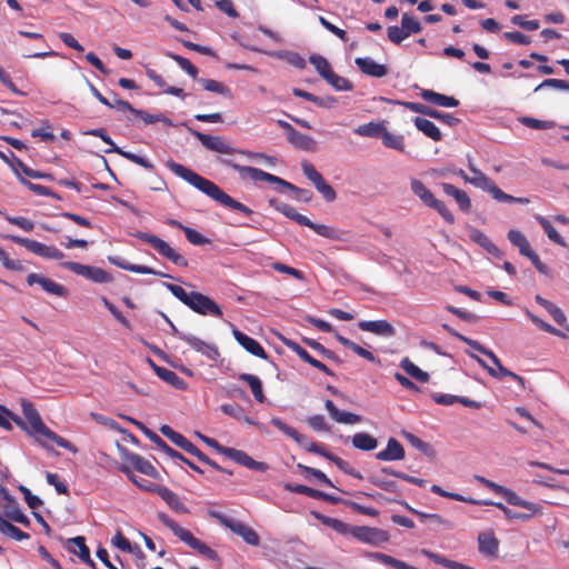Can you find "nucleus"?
Segmentation results:
<instances>
[{"instance_id": "obj_35", "label": "nucleus", "mask_w": 569, "mask_h": 569, "mask_svg": "<svg viewBox=\"0 0 569 569\" xmlns=\"http://www.w3.org/2000/svg\"><path fill=\"white\" fill-rule=\"evenodd\" d=\"M469 356L471 358H473L483 369H486L488 371V373L490 376H492L495 378H501V377L511 375V371L501 365L499 358L496 355H495V358H489V359L492 361V363L495 365V367L497 369L489 367L485 360H482L480 357H478L473 353H470Z\"/></svg>"}, {"instance_id": "obj_18", "label": "nucleus", "mask_w": 569, "mask_h": 569, "mask_svg": "<svg viewBox=\"0 0 569 569\" xmlns=\"http://www.w3.org/2000/svg\"><path fill=\"white\" fill-rule=\"evenodd\" d=\"M179 339L186 341L192 349L212 361H216L220 357V352L214 345L207 343L192 335H179Z\"/></svg>"}, {"instance_id": "obj_15", "label": "nucleus", "mask_w": 569, "mask_h": 569, "mask_svg": "<svg viewBox=\"0 0 569 569\" xmlns=\"http://www.w3.org/2000/svg\"><path fill=\"white\" fill-rule=\"evenodd\" d=\"M478 551L488 559H496L499 555V540L492 530L478 533Z\"/></svg>"}, {"instance_id": "obj_60", "label": "nucleus", "mask_w": 569, "mask_h": 569, "mask_svg": "<svg viewBox=\"0 0 569 569\" xmlns=\"http://www.w3.org/2000/svg\"><path fill=\"white\" fill-rule=\"evenodd\" d=\"M401 26L408 37L411 33H419L422 30L421 23L408 13L402 14Z\"/></svg>"}, {"instance_id": "obj_58", "label": "nucleus", "mask_w": 569, "mask_h": 569, "mask_svg": "<svg viewBox=\"0 0 569 569\" xmlns=\"http://www.w3.org/2000/svg\"><path fill=\"white\" fill-rule=\"evenodd\" d=\"M427 207H430L432 209H435L441 217L442 219L452 224L455 223V216L452 214V212L447 208V206L445 204L443 201L437 199V198H433L429 204H427Z\"/></svg>"}, {"instance_id": "obj_63", "label": "nucleus", "mask_w": 569, "mask_h": 569, "mask_svg": "<svg viewBox=\"0 0 569 569\" xmlns=\"http://www.w3.org/2000/svg\"><path fill=\"white\" fill-rule=\"evenodd\" d=\"M284 345L291 350L293 351L301 360H303L305 362L307 363H311L312 360L315 359L312 356H310V353L305 349L302 348L298 342L293 341V340H290V339H287V340H283Z\"/></svg>"}, {"instance_id": "obj_45", "label": "nucleus", "mask_w": 569, "mask_h": 569, "mask_svg": "<svg viewBox=\"0 0 569 569\" xmlns=\"http://www.w3.org/2000/svg\"><path fill=\"white\" fill-rule=\"evenodd\" d=\"M400 367L406 371L407 375L412 377L419 382H428L429 373L421 370L418 366H416L409 358H403L400 362Z\"/></svg>"}, {"instance_id": "obj_17", "label": "nucleus", "mask_w": 569, "mask_h": 569, "mask_svg": "<svg viewBox=\"0 0 569 569\" xmlns=\"http://www.w3.org/2000/svg\"><path fill=\"white\" fill-rule=\"evenodd\" d=\"M231 328H232V336L236 339V341L242 348H244L249 353H251L258 358H261V359L268 358L267 352L264 351L263 347L260 345L259 341H257L256 339L243 333L232 323H231Z\"/></svg>"}, {"instance_id": "obj_5", "label": "nucleus", "mask_w": 569, "mask_h": 569, "mask_svg": "<svg viewBox=\"0 0 569 569\" xmlns=\"http://www.w3.org/2000/svg\"><path fill=\"white\" fill-rule=\"evenodd\" d=\"M190 132L194 138H197L201 142V144L206 149L210 151H214L222 154H242L251 160L259 159L272 166L274 164V158L262 152H252L249 150L236 149L220 136L202 133L193 129H190Z\"/></svg>"}, {"instance_id": "obj_7", "label": "nucleus", "mask_w": 569, "mask_h": 569, "mask_svg": "<svg viewBox=\"0 0 569 569\" xmlns=\"http://www.w3.org/2000/svg\"><path fill=\"white\" fill-rule=\"evenodd\" d=\"M470 170L473 173L472 177H470L469 183L472 186L482 189L483 191L489 192L492 198L499 202H516V203H529L528 198H520V197H513L511 194L506 193L502 191L492 179L487 177L485 173H482L479 169L475 168L473 166H470Z\"/></svg>"}, {"instance_id": "obj_41", "label": "nucleus", "mask_w": 569, "mask_h": 569, "mask_svg": "<svg viewBox=\"0 0 569 569\" xmlns=\"http://www.w3.org/2000/svg\"><path fill=\"white\" fill-rule=\"evenodd\" d=\"M386 126L383 122H368L355 129V133L361 137L381 138Z\"/></svg>"}, {"instance_id": "obj_36", "label": "nucleus", "mask_w": 569, "mask_h": 569, "mask_svg": "<svg viewBox=\"0 0 569 569\" xmlns=\"http://www.w3.org/2000/svg\"><path fill=\"white\" fill-rule=\"evenodd\" d=\"M336 339L346 348L352 350L355 353H357L359 357L361 358H365L366 360L370 361V362H378V359L376 358V356L370 352L369 350L362 348L361 346H359L358 343L353 342L352 340L339 335V333H336Z\"/></svg>"}, {"instance_id": "obj_59", "label": "nucleus", "mask_w": 569, "mask_h": 569, "mask_svg": "<svg viewBox=\"0 0 569 569\" xmlns=\"http://www.w3.org/2000/svg\"><path fill=\"white\" fill-rule=\"evenodd\" d=\"M325 80L338 91H351L353 89L348 79L336 74L333 71Z\"/></svg>"}, {"instance_id": "obj_51", "label": "nucleus", "mask_w": 569, "mask_h": 569, "mask_svg": "<svg viewBox=\"0 0 569 569\" xmlns=\"http://www.w3.org/2000/svg\"><path fill=\"white\" fill-rule=\"evenodd\" d=\"M204 90L210 92L219 93L223 97L231 98V90L224 86L222 82L213 80V79H199L198 80Z\"/></svg>"}, {"instance_id": "obj_4", "label": "nucleus", "mask_w": 569, "mask_h": 569, "mask_svg": "<svg viewBox=\"0 0 569 569\" xmlns=\"http://www.w3.org/2000/svg\"><path fill=\"white\" fill-rule=\"evenodd\" d=\"M163 286L183 305L201 316L222 317L221 308L208 296L192 291L188 293L181 286L164 282Z\"/></svg>"}, {"instance_id": "obj_13", "label": "nucleus", "mask_w": 569, "mask_h": 569, "mask_svg": "<svg viewBox=\"0 0 569 569\" xmlns=\"http://www.w3.org/2000/svg\"><path fill=\"white\" fill-rule=\"evenodd\" d=\"M221 525L229 528L233 533L240 536L248 545L258 546L260 543L259 535L247 525L240 521H233L219 513H212Z\"/></svg>"}, {"instance_id": "obj_39", "label": "nucleus", "mask_w": 569, "mask_h": 569, "mask_svg": "<svg viewBox=\"0 0 569 569\" xmlns=\"http://www.w3.org/2000/svg\"><path fill=\"white\" fill-rule=\"evenodd\" d=\"M157 376L172 387L184 390L186 382L172 370L153 365Z\"/></svg>"}, {"instance_id": "obj_3", "label": "nucleus", "mask_w": 569, "mask_h": 569, "mask_svg": "<svg viewBox=\"0 0 569 569\" xmlns=\"http://www.w3.org/2000/svg\"><path fill=\"white\" fill-rule=\"evenodd\" d=\"M220 162L223 166L232 168L234 171H237L241 180L250 179L252 181H266L276 183L282 186L287 190L293 191L297 199H302L305 201L311 199V192L309 190L298 188L295 184L281 179L280 177L266 172L261 169L249 166H241L229 159H221Z\"/></svg>"}, {"instance_id": "obj_56", "label": "nucleus", "mask_w": 569, "mask_h": 569, "mask_svg": "<svg viewBox=\"0 0 569 569\" xmlns=\"http://www.w3.org/2000/svg\"><path fill=\"white\" fill-rule=\"evenodd\" d=\"M3 491V499L6 500V505L3 506L4 516L9 519L14 521V517L18 513H22V511L19 508V503L17 500L10 496L6 489H2Z\"/></svg>"}, {"instance_id": "obj_42", "label": "nucleus", "mask_w": 569, "mask_h": 569, "mask_svg": "<svg viewBox=\"0 0 569 569\" xmlns=\"http://www.w3.org/2000/svg\"><path fill=\"white\" fill-rule=\"evenodd\" d=\"M127 419L132 425L137 426L150 439V441L153 442L157 446V448L160 449L163 453L166 451L170 450V446L160 436H158L154 431L147 428L142 422H140L136 419H132V418H127Z\"/></svg>"}, {"instance_id": "obj_30", "label": "nucleus", "mask_w": 569, "mask_h": 569, "mask_svg": "<svg viewBox=\"0 0 569 569\" xmlns=\"http://www.w3.org/2000/svg\"><path fill=\"white\" fill-rule=\"evenodd\" d=\"M433 400L436 403L441 406H451L456 402L461 403L465 407L472 408V409H479L481 407V403L475 400H471L466 397H458L447 393L436 395L433 396Z\"/></svg>"}, {"instance_id": "obj_53", "label": "nucleus", "mask_w": 569, "mask_h": 569, "mask_svg": "<svg viewBox=\"0 0 569 569\" xmlns=\"http://www.w3.org/2000/svg\"><path fill=\"white\" fill-rule=\"evenodd\" d=\"M381 140L387 148H391L401 152L405 151V140L401 134H393L386 128L381 136Z\"/></svg>"}, {"instance_id": "obj_57", "label": "nucleus", "mask_w": 569, "mask_h": 569, "mask_svg": "<svg viewBox=\"0 0 569 569\" xmlns=\"http://www.w3.org/2000/svg\"><path fill=\"white\" fill-rule=\"evenodd\" d=\"M309 61L323 79L328 78V76L332 72L330 63L322 56L313 54L309 58Z\"/></svg>"}, {"instance_id": "obj_27", "label": "nucleus", "mask_w": 569, "mask_h": 569, "mask_svg": "<svg viewBox=\"0 0 569 569\" xmlns=\"http://www.w3.org/2000/svg\"><path fill=\"white\" fill-rule=\"evenodd\" d=\"M441 188L447 196L452 197L456 200V202L458 203L461 211H463V212L470 211L471 201L466 191L460 190L457 187H455L453 184L448 183V182L441 183Z\"/></svg>"}, {"instance_id": "obj_26", "label": "nucleus", "mask_w": 569, "mask_h": 569, "mask_svg": "<svg viewBox=\"0 0 569 569\" xmlns=\"http://www.w3.org/2000/svg\"><path fill=\"white\" fill-rule=\"evenodd\" d=\"M355 63L362 73L370 77L382 78L388 73L385 64L377 63L371 58H356Z\"/></svg>"}, {"instance_id": "obj_44", "label": "nucleus", "mask_w": 569, "mask_h": 569, "mask_svg": "<svg viewBox=\"0 0 569 569\" xmlns=\"http://www.w3.org/2000/svg\"><path fill=\"white\" fill-rule=\"evenodd\" d=\"M160 432L167 437L170 441H172L177 447L187 451L189 447L192 445L183 435L174 431L170 426L163 425L160 427Z\"/></svg>"}, {"instance_id": "obj_25", "label": "nucleus", "mask_w": 569, "mask_h": 569, "mask_svg": "<svg viewBox=\"0 0 569 569\" xmlns=\"http://www.w3.org/2000/svg\"><path fill=\"white\" fill-rule=\"evenodd\" d=\"M420 97L432 104L445 107V108H456L459 106V100L451 96H446L442 93H438L436 91L429 89H422L420 91Z\"/></svg>"}, {"instance_id": "obj_43", "label": "nucleus", "mask_w": 569, "mask_h": 569, "mask_svg": "<svg viewBox=\"0 0 569 569\" xmlns=\"http://www.w3.org/2000/svg\"><path fill=\"white\" fill-rule=\"evenodd\" d=\"M352 445L359 450L371 451L377 448L378 441L373 436L367 432H358L352 437Z\"/></svg>"}, {"instance_id": "obj_62", "label": "nucleus", "mask_w": 569, "mask_h": 569, "mask_svg": "<svg viewBox=\"0 0 569 569\" xmlns=\"http://www.w3.org/2000/svg\"><path fill=\"white\" fill-rule=\"evenodd\" d=\"M284 489L289 492L306 495L313 499H318V496H320V490L310 488L305 485L286 483Z\"/></svg>"}, {"instance_id": "obj_29", "label": "nucleus", "mask_w": 569, "mask_h": 569, "mask_svg": "<svg viewBox=\"0 0 569 569\" xmlns=\"http://www.w3.org/2000/svg\"><path fill=\"white\" fill-rule=\"evenodd\" d=\"M470 239L483 248L488 253L500 258L502 256L501 250L479 229H470Z\"/></svg>"}, {"instance_id": "obj_1", "label": "nucleus", "mask_w": 569, "mask_h": 569, "mask_svg": "<svg viewBox=\"0 0 569 569\" xmlns=\"http://www.w3.org/2000/svg\"><path fill=\"white\" fill-rule=\"evenodd\" d=\"M167 167L178 177L182 178L194 188L210 197L212 200L217 201L223 207H227L231 210L239 211L246 216H251L253 211L247 207L246 204L237 201L231 196L226 193L218 184L212 182L209 179H206L192 171L191 169L177 163L174 161H168Z\"/></svg>"}, {"instance_id": "obj_28", "label": "nucleus", "mask_w": 569, "mask_h": 569, "mask_svg": "<svg viewBox=\"0 0 569 569\" xmlns=\"http://www.w3.org/2000/svg\"><path fill=\"white\" fill-rule=\"evenodd\" d=\"M18 34L21 37H26L32 40H38L43 44V48L46 50L39 51V52H26L23 53L24 58H47V57H56L58 53L50 49L49 44L47 43L43 34L39 32H30L24 30H19Z\"/></svg>"}, {"instance_id": "obj_16", "label": "nucleus", "mask_w": 569, "mask_h": 569, "mask_svg": "<svg viewBox=\"0 0 569 569\" xmlns=\"http://www.w3.org/2000/svg\"><path fill=\"white\" fill-rule=\"evenodd\" d=\"M501 496L506 499L509 505L521 507L526 510V512H520V516H528V520L541 513V506L533 503L531 501H527L519 497L515 491L505 487Z\"/></svg>"}, {"instance_id": "obj_14", "label": "nucleus", "mask_w": 569, "mask_h": 569, "mask_svg": "<svg viewBox=\"0 0 569 569\" xmlns=\"http://www.w3.org/2000/svg\"><path fill=\"white\" fill-rule=\"evenodd\" d=\"M27 283L28 286H33L37 283L42 288L43 291L52 296L64 298L68 295L67 288L40 273H29L27 277Z\"/></svg>"}, {"instance_id": "obj_47", "label": "nucleus", "mask_w": 569, "mask_h": 569, "mask_svg": "<svg viewBox=\"0 0 569 569\" xmlns=\"http://www.w3.org/2000/svg\"><path fill=\"white\" fill-rule=\"evenodd\" d=\"M106 152H116V153L122 156L123 158L130 160L131 162L141 166L142 168H144L147 170L154 169V166L147 158L141 157L136 153H132V152H129V151H123L119 147H114V149H108V150H106Z\"/></svg>"}, {"instance_id": "obj_2", "label": "nucleus", "mask_w": 569, "mask_h": 569, "mask_svg": "<svg viewBox=\"0 0 569 569\" xmlns=\"http://www.w3.org/2000/svg\"><path fill=\"white\" fill-rule=\"evenodd\" d=\"M21 410L26 421L17 415L12 417V421L23 429L29 436L33 437L38 442L44 445L42 439H46L72 453L78 452V448L72 442L57 435L43 423L32 402L27 399H22Z\"/></svg>"}, {"instance_id": "obj_9", "label": "nucleus", "mask_w": 569, "mask_h": 569, "mask_svg": "<svg viewBox=\"0 0 569 569\" xmlns=\"http://www.w3.org/2000/svg\"><path fill=\"white\" fill-rule=\"evenodd\" d=\"M6 239L24 247L27 250L41 258L51 260H62L64 258V253L56 246H48L37 240L13 234L7 236Z\"/></svg>"}, {"instance_id": "obj_50", "label": "nucleus", "mask_w": 569, "mask_h": 569, "mask_svg": "<svg viewBox=\"0 0 569 569\" xmlns=\"http://www.w3.org/2000/svg\"><path fill=\"white\" fill-rule=\"evenodd\" d=\"M16 174H17L19 181L22 184H24L29 190H31L33 193H36L38 196H46V197H52L56 199H61V197L59 194H57L56 192H53L51 189H49L42 184L32 183L29 180H26L22 176L19 174L17 169H16Z\"/></svg>"}, {"instance_id": "obj_40", "label": "nucleus", "mask_w": 569, "mask_h": 569, "mask_svg": "<svg viewBox=\"0 0 569 569\" xmlns=\"http://www.w3.org/2000/svg\"><path fill=\"white\" fill-rule=\"evenodd\" d=\"M0 532L17 541L27 540L30 538L29 533L20 530L18 527L9 522L2 515H0Z\"/></svg>"}, {"instance_id": "obj_49", "label": "nucleus", "mask_w": 569, "mask_h": 569, "mask_svg": "<svg viewBox=\"0 0 569 569\" xmlns=\"http://www.w3.org/2000/svg\"><path fill=\"white\" fill-rule=\"evenodd\" d=\"M271 425L274 426L278 430H280L282 433L295 440L299 445H305L303 440L305 437L300 435L295 428L288 426L284 421H282L280 418H272Z\"/></svg>"}, {"instance_id": "obj_22", "label": "nucleus", "mask_w": 569, "mask_h": 569, "mask_svg": "<svg viewBox=\"0 0 569 569\" xmlns=\"http://www.w3.org/2000/svg\"><path fill=\"white\" fill-rule=\"evenodd\" d=\"M325 408L329 412L330 417L338 423L356 425L362 420V417L357 413L339 410L329 399L325 401Z\"/></svg>"}, {"instance_id": "obj_23", "label": "nucleus", "mask_w": 569, "mask_h": 569, "mask_svg": "<svg viewBox=\"0 0 569 569\" xmlns=\"http://www.w3.org/2000/svg\"><path fill=\"white\" fill-rule=\"evenodd\" d=\"M358 327L362 331L371 332L378 336L391 337L395 335V328L387 320L359 321Z\"/></svg>"}, {"instance_id": "obj_34", "label": "nucleus", "mask_w": 569, "mask_h": 569, "mask_svg": "<svg viewBox=\"0 0 569 569\" xmlns=\"http://www.w3.org/2000/svg\"><path fill=\"white\" fill-rule=\"evenodd\" d=\"M287 140L296 148L305 150V151H313L316 147V141L298 130L293 129L291 133L287 137Z\"/></svg>"}, {"instance_id": "obj_38", "label": "nucleus", "mask_w": 569, "mask_h": 569, "mask_svg": "<svg viewBox=\"0 0 569 569\" xmlns=\"http://www.w3.org/2000/svg\"><path fill=\"white\" fill-rule=\"evenodd\" d=\"M239 380L244 381L249 385L256 401L260 403L264 402L266 396L263 393L262 382L257 376L250 373H241L239 376Z\"/></svg>"}, {"instance_id": "obj_24", "label": "nucleus", "mask_w": 569, "mask_h": 569, "mask_svg": "<svg viewBox=\"0 0 569 569\" xmlns=\"http://www.w3.org/2000/svg\"><path fill=\"white\" fill-rule=\"evenodd\" d=\"M405 449L396 438H389L386 449L379 451L376 458L381 461H396L405 458Z\"/></svg>"}, {"instance_id": "obj_11", "label": "nucleus", "mask_w": 569, "mask_h": 569, "mask_svg": "<svg viewBox=\"0 0 569 569\" xmlns=\"http://www.w3.org/2000/svg\"><path fill=\"white\" fill-rule=\"evenodd\" d=\"M303 174L312 182L326 201L332 202L337 198L335 189L323 179L322 174L309 161L301 163Z\"/></svg>"}, {"instance_id": "obj_10", "label": "nucleus", "mask_w": 569, "mask_h": 569, "mask_svg": "<svg viewBox=\"0 0 569 569\" xmlns=\"http://www.w3.org/2000/svg\"><path fill=\"white\" fill-rule=\"evenodd\" d=\"M60 266L96 283H109L113 280L109 272L99 267L87 266L73 261H64L61 262Z\"/></svg>"}, {"instance_id": "obj_61", "label": "nucleus", "mask_w": 569, "mask_h": 569, "mask_svg": "<svg viewBox=\"0 0 569 569\" xmlns=\"http://www.w3.org/2000/svg\"><path fill=\"white\" fill-rule=\"evenodd\" d=\"M11 157L13 159V163L11 164L13 171L16 172V169L18 170L19 174H24L26 177L36 179V177H40V171L33 170L30 167H28L22 160L17 158L12 152Z\"/></svg>"}, {"instance_id": "obj_37", "label": "nucleus", "mask_w": 569, "mask_h": 569, "mask_svg": "<svg viewBox=\"0 0 569 569\" xmlns=\"http://www.w3.org/2000/svg\"><path fill=\"white\" fill-rule=\"evenodd\" d=\"M270 206L276 208L279 212L284 214L287 218L296 221L300 226L303 224V222L308 221V217L299 213L292 206L284 203V202H278L277 200H270Z\"/></svg>"}, {"instance_id": "obj_46", "label": "nucleus", "mask_w": 569, "mask_h": 569, "mask_svg": "<svg viewBox=\"0 0 569 569\" xmlns=\"http://www.w3.org/2000/svg\"><path fill=\"white\" fill-rule=\"evenodd\" d=\"M508 240L516 247H518L519 249V252L522 254V256H527L529 252L532 251L528 240L526 239V237L519 231V230H516V229H511L509 230L508 232Z\"/></svg>"}, {"instance_id": "obj_8", "label": "nucleus", "mask_w": 569, "mask_h": 569, "mask_svg": "<svg viewBox=\"0 0 569 569\" xmlns=\"http://www.w3.org/2000/svg\"><path fill=\"white\" fill-rule=\"evenodd\" d=\"M132 236L150 244L160 256L167 258L176 266L188 267V260L159 237L143 231H136Z\"/></svg>"}, {"instance_id": "obj_52", "label": "nucleus", "mask_w": 569, "mask_h": 569, "mask_svg": "<svg viewBox=\"0 0 569 569\" xmlns=\"http://www.w3.org/2000/svg\"><path fill=\"white\" fill-rule=\"evenodd\" d=\"M129 460L132 467L143 475L154 476L157 472L156 468L148 460H146L143 457L139 455H131L129 457Z\"/></svg>"}, {"instance_id": "obj_19", "label": "nucleus", "mask_w": 569, "mask_h": 569, "mask_svg": "<svg viewBox=\"0 0 569 569\" xmlns=\"http://www.w3.org/2000/svg\"><path fill=\"white\" fill-rule=\"evenodd\" d=\"M108 260L111 264L117 266L118 268L130 271V272L141 273V274H154V276H159L162 278H171V276H169L167 273L154 270L147 266L130 263L120 257H108Z\"/></svg>"}, {"instance_id": "obj_31", "label": "nucleus", "mask_w": 569, "mask_h": 569, "mask_svg": "<svg viewBox=\"0 0 569 569\" xmlns=\"http://www.w3.org/2000/svg\"><path fill=\"white\" fill-rule=\"evenodd\" d=\"M146 76L151 81H153L157 87L162 89V91L164 93L172 94V96L179 97L181 99H184L186 93L183 92V90L181 88L168 86L167 82L164 81V79L156 70L148 68L146 70Z\"/></svg>"}, {"instance_id": "obj_20", "label": "nucleus", "mask_w": 569, "mask_h": 569, "mask_svg": "<svg viewBox=\"0 0 569 569\" xmlns=\"http://www.w3.org/2000/svg\"><path fill=\"white\" fill-rule=\"evenodd\" d=\"M154 492L177 513H189L180 497L164 486H157Z\"/></svg>"}, {"instance_id": "obj_32", "label": "nucleus", "mask_w": 569, "mask_h": 569, "mask_svg": "<svg viewBox=\"0 0 569 569\" xmlns=\"http://www.w3.org/2000/svg\"><path fill=\"white\" fill-rule=\"evenodd\" d=\"M442 328L452 337L459 339L460 341L467 343L468 346H470L472 349H475L476 351L487 356L488 358H495V352L491 351L490 349H487L486 347H483L481 343H479L478 341L476 340H472L461 333H459L458 331H456L453 328H451L449 325L447 323H443L442 325Z\"/></svg>"}, {"instance_id": "obj_55", "label": "nucleus", "mask_w": 569, "mask_h": 569, "mask_svg": "<svg viewBox=\"0 0 569 569\" xmlns=\"http://www.w3.org/2000/svg\"><path fill=\"white\" fill-rule=\"evenodd\" d=\"M538 221L551 241L556 242L561 247H567V242L565 241V239L559 234L557 229L546 218L540 217L538 218Z\"/></svg>"}, {"instance_id": "obj_64", "label": "nucleus", "mask_w": 569, "mask_h": 569, "mask_svg": "<svg viewBox=\"0 0 569 569\" xmlns=\"http://www.w3.org/2000/svg\"><path fill=\"white\" fill-rule=\"evenodd\" d=\"M172 60H174L181 69H183L190 77L197 79L198 69L193 66L187 58L181 57L179 54L170 53L168 54Z\"/></svg>"}, {"instance_id": "obj_48", "label": "nucleus", "mask_w": 569, "mask_h": 569, "mask_svg": "<svg viewBox=\"0 0 569 569\" xmlns=\"http://www.w3.org/2000/svg\"><path fill=\"white\" fill-rule=\"evenodd\" d=\"M402 436L413 448L418 449L427 457L432 458L435 456L433 448L428 442H425L416 435L405 431Z\"/></svg>"}, {"instance_id": "obj_54", "label": "nucleus", "mask_w": 569, "mask_h": 569, "mask_svg": "<svg viewBox=\"0 0 569 569\" xmlns=\"http://www.w3.org/2000/svg\"><path fill=\"white\" fill-rule=\"evenodd\" d=\"M412 192L427 206L435 198L432 192L418 179L411 180Z\"/></svg>"}, {"instance_id": "obj_12", "label": "nucleus", "mask_w": 569, "mask_h": 569, "mask_svg": "<svg viewBox=\"0 0 569 569\" xmlns=\"http://www.w3.org/2000/svg\"><path fill=\"white\" fill-rule=\"evenodd\" d=\"M350 535L357 540L370 545H379L389 540L387 531L367 526H352Z\"/></svg>"}, {"instance_id": "obj_33", "label": "nucleus", "mask_w": 569, "mask_h": 569, "mask_svg": "<svg viewBox=\"0 0 569 569\" xmlns=\"http://www.w3.org/2000/svg\"><path fill=\"white\" fill-rule=\"evenodd\" d=\"M413 123L419 131L433 141H440L442 139L440 129L432 121L426 118L416 117L413 119Z\"/></svg>"}, {"instance_id": "obj_6", "label": "nucleus", "mask_w": 569, "mask_h": 569, "mask_svg": "<svg viewBox=\"0 0 569 569\" xmlns=\"http://www.w3.org/2000/svg\"><path fill=\"white\" fill-rule=\"evenodd\" d=\"M157 517L167 528H169L172 531V533L176 537H178L182 542H184L187 546L196 550L200 556L212 561H219L218 553L208 545L202 542L200 539L196 538L191 531L182 528L164 512H158Z\"/></svg>"}, {"instance_id": "obj_21", "label": "nucleus", "mask_w": 569, "mask_h": 569, "mask_svg": "<svg viewBox=\"0 0 569 569\" xmlns=\"http://www.w3.org/2000/svg\"><path fill=\"white\" fill-rule=\"evenodd\" d=\"M302 226L312 229L317 234L330 240L345 241L349 236L348 231H340L327 224L315 223L309 218Z\"/></svg>"}]
</instances>
